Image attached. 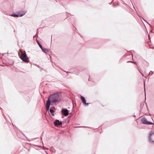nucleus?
I'll use <instances>...</instances> for the list:
<instances>
[{
	"label": "nucleus",
	"instance_id": "nucleus-11",
	"mask_svg": "<svg viewBox=\"0 0 154 154\" xmlns=\"http://www.w3.org/2000/svg\"><path fill=\"white\" fill-rule=\"evenodd\" d=\"M37 42L38 44V46H39V47L41 48V49H42L43 48L42 46L41 45V44L39 42H38L37 41Z\"/></svg>",
	"mask_w": 154,
	"mask_h": 154
},
{
	"label": "nucleus",
	"instance_id": "nucleus-2",
	"mask_svg": "<svg viewBox=\"0 0 154 154\" xmlns=\"http://www.w3.org/2000/svg\"><path fill=\"white\" fill-rule=\"evenodd\" d=\"M149 141L152 144H154V131H150L149 137Z\"/></svg>",
	"mask_w": 154,
	"mask_h": 154
},
{
	"label": "nucleus",
	"instance_id": "nucleus-3",
	"mask_svg": "<svg viewBox=\"0 0 154 154\" xmlns=\"http://www.w3.org/2000/svg\"><path fill=\"white\" fill-rule=\"evenodd\" d=\"M26 12L25 11H23L21 13H18V14H12L11 15V16L12 17H20L24 15L26 13Z\"/></svg>",
	"mask_w": 154,
	"mask_h": 154
},
{
	"label": "nucleus",
	"instance_id": "nucleus-15",
	"mask_svg": "<svg viewBox=\"0 0 154 154\" xmlns=\"http://www.w3.org/2000/svg\"><path fill=\"white\" fill-rule=\"evenodd\" d=\"M150 47L151 48H153V47H152V46H150Z\"/></svg>",
	"mask_w": 154,
	"mask_h": 154
},
{
	"label": "nucleus",
	"instance_id": "nucleus-17",
	"mask_svg": "<svg viewBox=\"0 0 154 154\" xmlns=\"http://www.w3.org/2000/svg\"><path fill=\"white\" fill-rule=\"evenodd\" d=\"M68 72L70 73V72H67V73H68Z\"/></svg>",
	"mask_w": 154,
	"mask_h": 154
},
{
	"label": "nucleus",
	"instance_id": "nucleus-5",
	"mask_svg": "<svg viewBox=\"0 0 154 154\" xmlns=\"http://www.w3.org/2000/svg\"><path fill=\"white\" fill-rule=\"evenodd\" d=\"M61 112L63 115L66 116H68L69 114L68 110L66 109H63Z\"/></svg>",
	"mask_w": 154,
	"mask_h": 154
},
{
	"label": "nucleus",
	"instance_id": "nucleus-6",
	"mask_svg": "<svg viewBox=\"0 0 154 154\" xmlns=\"http://www.w3.org/2000/svg\"><path fill=\"white\" fill-rule=\"evenodd\" d=\"M54 124L55 126H58L62 124V122H60L58 120H56L54 122Z\"/></svg>",
	"mask_w": 154,
	"mask_h": 154
},
{
	"label": "nucleus",
	"instance_id": "nucleus-13",
	"mask_svg": "<svg viewBox=\"0 0 154 154\" xmlns=\"http://www.w3.org/2000/svg\"><path fill=\"white\" fill-rule=\"evenodd\" d=\"M153 71H151L149 72V74L150 75H152L153 74Z\"/></svg>",
	"mask_w": 154,
	"mask_h": 154
},
{
	"label": "nucleus",
	"instance_id": "nucleus-14",
	"mask_svg": "<svg viewBox=\"0 0 154 154\" xmlns=\"http://www.w3.org/2000/svg\"><path fill=\"white\" fill-rule=\"evenodd\" d=\"M129 62L133 63H135V64H137L136 62H132V61H129V62Z\"/></svg>",
	"mask_w": 154,
	"mask_h": 154
},
{
	"label": "nucleus",
	"instance_id": "nucleus-1",
	"mask_svg": "<svg viewBox=\"0 0 154 154\" xmlns=\"http://www.w3.org/2000/svg\"><path fill=\"white\" fill-rule=\"evenodd\" d=\"M60 99V96L58 92L51 94L46 102V108L47 110H49L51 103H54L58 102Z\"/></svg>",
	"mask_w": 154,
	"mask_h": 154
},
{
	"label": "nucleus",
	"instance_id": "nucleus-18",
	"mask_svg": "<svg viewBox=\"0 0 154 154\" xmlns=\"http://www.w3.org/2000/svg\"><path fill=\"white\" fill-rule=\"evenodd\" d=\"M141 74H142V75L143 76V74H142V73H141Z\"/></svg>",
	"mask_w": 154,
	"mask_h": 154
},
{
	"label": "nucleus",
	"instance_id": "nucleus-4",
	"mask_svg": "<svg viewBox=\"0 0 154 154\" xmlns=\"http://www.w3.org/2000/svg\"><path fill=\"white\" fill-rule=\"evenodd\" d=\"M27 56L26 54H23L21 56L20 58L24 62H27Z\"/></svg>",
	"mask_w": 154,
	"mask_h": 154
},
{
	"label": "nucleus",
	"instance_id": "nucleus-8",
	"mask_svg": "<svg viewBox=\"0 0 154 154\" xmlns=\"http://www.w3.org/2000/svg\"><path fill=\"white\" fill-rule=\"evenodd\" d=\"M141 121L142 123L143 124H146L148 121L146 118H143L141 119Z\"/></svg>",
	"mask_w": 154,
	"mask_h": 154
},
{
	"label": "nucleus",
	"instance_id": "nucleus-10",
	"mask_svg": "<svg viewBox=\"0 0 154 154\" xmlns=\"http://www.w3.org/2000/svg\"><path fill=\"white\" fill-rule=\"evenodd\" d=\"M50 112L51 113V115L53 116H54V111L52 109H49Z\"/></svg>",
	"mask_w": 154,
	"mask_h": 154
},
{
	"label": "nucleus",
	"instance_id": "nucleus-12",
	"mask_svg": "<svg viewBox=\"0 0 154 154\" xmlns=\"http://www.w3.org/2000/svg\"><path fill=\"white\" fill-rule=\"evenodd\" d=\"M146 124L148 125H152V124H153V123H152V122H150L149 121H147Z\"/></svg>",
	"mask_w": 154,
	"mask_h": 154
},
{
	"label": "nucleus",
	"instance_id": "nucleus-20",
	"mask_svg": "<svg viewBox=\"0 0 154 154\" xmlns=\"http://www.w3.org/2000/svg\"><path fill=\"white\" fill-rule=\"evenodd\" d=\"M48 149V148H47V149Z\"/></svg>",
	"mask_w": 154,
	"mask_h": 154
},
{
	"label": "nucleus",
	"instance_id": "nucleus-7",
	"mask_svg": "<svg viewBox=\"0 0 154 154\" xmlns=\"http://www.w3.org/2000/svg\"><path fill=\"white\" fill-rule=\"evenodd\" d=\"M81 100H82V102L83 103V104L85 105L88 106L89 104V103H86V101L85 99V98L83 96H81Z\"/></svg>",
	"mask_w": 154,
	"mask_h": 154
},
{
	"label": "nucleus",
	"instance_id": "nucleus-9",
	"mask_svg": "<svg viewBox=\"0 0 154 154\" xmlns=\"http://www.w3.org/2000/svg\"><path fill=\"white\" fill-rule=\"evenodd\" d=\"M42 51L45 53H47L49 51V50L48 49L43 48L42 49H41Z\"/></svg>",
	"mask_w": 154,
	"mask_h": 154
},
{
	"label": "nucleus",
	"instance_id": "nucleus-16",
	"mask_svg": "<svg viewBox=\"0 0 154 154\" xmlns=\"http://www.w3.org/2000/svg\"><path fill=\"white\" fill-rule=\"evenodd\" d=\"M146 22V23H148V24L149 26H150V25L149 24V23H147V22Z\"/></svg>",
	"mask_w": 154,
	"mask_h": 154
},
{
	"label": "nucleus",
	"instance_id": "nucleus-19",
	"mask_svg": "<svg viewBox=\"0 0 154 154\" xmlns=\"http://www.w3.org/2000/svg\"><path fill=\"white\" fill-rule=\"evenodd\" d=\"M144 85H145V83L144 82Z\"/></svg>",
	"mask_w": 154,
	"mask_h": 154
}]
</instances>
